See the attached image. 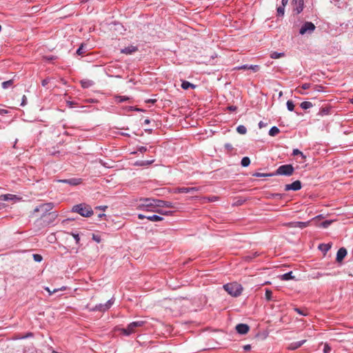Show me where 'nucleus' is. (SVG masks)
Listing matches in <instances>:
<instances>
[{
	"label": "nucleus",
	"mask_w": 353,
	"mask_h": 353,
	"mask_svg": "<svg viewBox=\"0 0 353 353\" xmlns=\"http://www.w3.org/2000/svg\"><path fill=\"white\" fill-rule=\"evenodd\" d=\"M265 295L267 301H270L272 300V292L270 290L266 289Z\"/></svg>",
	"instance_id": "35"
},
{
	"label": "nucleus",
	"mask_w": 353,
	"mask_h": 353,
	"mask_svg": "<svg viewBox=\"0 0 353 353\" xmlns=\"http://www.w3.org/2000/svg\"><path fill=\"white\" fill-rule=\"evenodd\" d=\"M157 101L156 99H148L146 101L147 103H154Z\"/></svg>",
	"instance_id": "63"
},
{
	"label": "nucleus",
	"mask_w": 353,
	"mask_h": 353,
	"mask_svg": "<svg viewBox=\"0 0 353 353\" xmlns=\"http://www.w3.org/2000/svg\"><path fill=\"white\" fill-rule=\"evenodd\" d=\"M281 2H282V5L283 6H285L288 4V0H282Z\"/></svg>",
	"instance_id": "64"
},
{
	"label": "nucleus",
	"mask_w": 353,
	"mask_h": 353,
	"mask_svg": "<svg viewBox=\"0 0 353 353\" xmlns=\"http://www.w3.org/2000/svg\"><path fill=\"white\" fill-rule=\"evenodd\" d=\"M114 303V299H111L108 300L104 304H98L96 305L93 307L89 308L90 311L95 312V311H100V312H105L108 310Z\"/></svg>",
	"instance_id": "6"
},
{
	"label": "nucleus",
	"mask_w": 353,
	"mask_h": 353,
	"mask_svg": "<svg viewBox=\"0 0 353 353\" xmlns=\"http://www.w3.org/2000/svg\"><path fill=\"white\" fill-rule=\"evenodd\" d=\"M294 171V167L291 164H285L279 166L273 174L290 176L293 174Z\"/></svg>",
	"instance_id": "4"
},
{
	"label": "nucleus",
	"mask_w": 353,
	"mask_h": 353,
	"mask_svg": "<svg viewBox=\"0 0 353 353\" xmlns=\"http://www.w3.org/2000/svg\"><path fill=\"white\" fill-rule=\"evenodd\" d=\"M45 290L49 293L50 295L59 290V289H54L53 291H51L48 287H46Z\"/></svg>",
	"instance_id": "53"
},
{
	"label": "nucleus",
	"mask_w": 353,
	"mask_h": 353,
	"mask_svg": "<svg viewBox=\"0 0 353 353\" xmlns=\"http://www.w3.org/2000/svg\"><path fill=\"white\" fill-rule=\"evenodd\" d=\"M301 187H302L301 182L299 180H296L290 184H286L285 185V191H289V190L297 191V190H299L301 188Z\"/></svg>",
	"instance_id": "8"
},
{
	"label": "nucleus",
	"mask_w": 353,
	"mask_h": 353,
	"mask_svg": "<svg viewBox=\"0 0 353 353\" xmlns=\"http://www.w3.org/2000/svg\"><path fill=\"white\" fill-rule=\"evenodd\" d=\"M319 248L323 251L327 252L331 248V245L329 244H321Z\"/></svg>",
	"instance_id": "41"
},
{
	"label": "nucleus",
	"mask_w": 353,
	"mask_h": 353,
	"mask_svg": "<svg viewBox=\"0 0 353 353\" xmlns=\"http://www.w3.org/2000/svg\"><path fill=\"white\" fill-rule=\"evenodd\" d=\"M92 239L97 243L101 241V237L98 235L92 234Z\"/></svg>",
	"instance_id": "51"
},
{
	"label": "nucleus",
	"mask_w": 353,
	"mask_h": 353,
	"mask_svg": "<svg viewBox=\"0 0 353 353\" xmlns=\"http://www.w3.org/2000/svg\"><path fill=\"white\" fill-rule=\"evenodd\" d=\"M228 109L230 110V111H235L236 110V106H229L228 107Z\"/></svg>",
	"instance_id": "61"
},
{
	"label": "nucleus",
	"mask_w": 353,
	"mask_h": 353,
	"mask_svg": "<svg viewBox=\"0 0 353 353\" xmlns=\"http://www.w3.org/2000/svg\"><path fill=\"white\" fill-rule=\"evenodd\" d=\"M311 86V84L310 83H303L302 85H301V88L303 89V90H307L309 88H310Z\"/></svg>",
	"instance_id": "54"
},
{
	"label": "nucleus",
	"mask_w": 353,
	"mask_h": 353,
	"mask_svg": "<svg viewBox=\"0 0 353 353\" xmlns=\"http://www.w3.org/2000/svg\"><path fill=\"white\" fill-rule=\"evenodd\" d=\"M279 132L280 130L277 127L273 126L270 128L269 131V135L271 137H274L277 135L279 133Z\"/></svg>",
	"instance_id": "26"
},
{
	"label": "nucleus",
	"mask_w": 353,
	"mask_h": 353,
	"mask_svg": "<svg viewBox=\"0 0 353 353\" xmlns=\"http://www.w3.org/2000/svg\"><path fill=\"white\" fill-rule=\"evenodd\" d=\"M265 125V123H263V121H260V122L259 123V128H263Z\"/></svg>",
	"instance_id": "62"
},
{
	"label": "nucleus",
	"mask_w": 353,
	"mask_h": 353,
	"mask_svg": "<svg viewBox=\"0 0 353 353\" xmlns=\"http://www.w3.org/2000/svg\"><path fill=\"white\" fill-rule=\"evenodd\" d=\"M138 51L137 46H129L121 50V52L125 54H132Z\"/></svg>",
	"instance_id": "13"
},
{
	"label": "nucleus",
	"mask_w": 353,
	"mask_h": 353,
	"mask_svg": "<svg viewBox=\"0 0 353 353\" xmlns=\"http://www.w3.org/2000/svg\"><path fill=\"white\" fill-rule=\"evenodd\" d=\"M284 55L283 53L281 52H273L270 54V57L272 59H279Z\"/></svg>",
	"instance_id": "36"
},
{
	"label": "nucleus",
	"mask_w": 353,
	"mask_h": 353,
	"mask_svg": "<svg viewBox=\"0 0 353 353\" xmlns=\"http://www.w3.org/2000/svg\"><path fill=\"white\" fill-rule=\"evenodd\" d=\"M157 208H174V205L170 201H165L160 199H157Z\"/></svg>",
	"instance_id": "15"
},
{
	"label": "nucleus",
	"mask_w": 353,
	"mask_h": 353,
	"mask_svg": "<svg viewBox=\"0 0 353 353\" xmlns=\"http://www.w3.org/2000/svg\"><path fill=\"white\" fill-rule=\"evenodd\" d=\"M151 211L155 212L161 215H170L172 214V211H167V210H163L157 209V208L155 210H151Z\"/></svg>",
	"instance_id": "23"
},
{
	"label": "nucleus",
	"mask_w": 353,
	"mask_h": 353,
	"mask_svg": "<svg viewBox=\"0 0 353 353\" xmlns=\"http://www.w3.org/2000/svg\"><path fill=\"white\" fill-rule=\"evenodd\" d=\"M50 81V79H45L42 81L41 82V84L43 86H46L48 85V83H49Z\"/></svg>",
	"instance_id": "56"
},
{
	"label": "nucleus",
	"mask_w": 353,
	"mask_h": 353,
	"mask_svg": "<svg viewBox=\"0 0 353 353\" xmlns=\"http://www.w3.org/2000/svg\"><path fill=\"white\" fill-rule=\"evenodd\" d=\"M199 190L198 188L196 187H192V188H186V187H182L178 188L177 192L179 193H191L193 194L195 192H197Z\"/></svg>",
	"instance_id": "17"
},
{
	"label": "nucleus",
	"mask_w": 353,
	"mask_h": 353,
	"mask_svg": "<svg viewBox=\"0 0 353 353\" xmlns=\"http://www.w3.org/2000/svg\"><path fill=\"white\" fill-rule=\"evenodd\" d=\"M292 224L294 225V227H298V228H306L309 225V222L298 221V222H295V223H294Z\"/></svg>",
	"instance_id": "27"
},
{
	"label": "nucleus",
	"mask_w": 353,
	"mask_h": 353,
	"mask_svg": "<svg viewBox=\"0 0 353 353\" xmlns=\"http://www.w3.org/2000/svg\"><path fill=\"white\" fill-rule=\"evenodd\" d=\"M283 196V194L280 193H274L271 195V197L274 199H281Z\"/></svg>",
	"instance_id": "46"
},
{
	"label": "nucleus",
	"mask_w": 353,
	"mask_h": 353,
	"mask_svg": "<svg viewBox=\"0 0 353 353\" xmlns=\"http://www.w3.org/2000/svg\"><path fill=\"white\" fill-rule=\"evenodd\" d=\"M81 84L83 88H88L92 86L94 84V83L92 81L90 80H82L81 81Z\"/></svg>",
	"instance_id": "24"
},
{
	"label": "nucleus",
	"mask_w": 353,
	"mask_h": 353,
	"mask_svg": "<svg viewBox=\"0 0 353 353\" xmlns=\"http://www.w3.org/2000/svg\"><path fill=\"white\" fill-rule=\"evenodd\" d=\"M0 200L5 201H19L21 200V198L17 196L15 194H6L0 195Z\"/></svg>",
	"instance_id": "10"
},
{
	"label": "nucleus",
	"mask_w": 353,
	"mask_h": 353,
	"mask_svg": "<svg viewBox=\"0 0 353 353\" xmlns=\"http://www.w3.org/2000/svg\"><path fill=\"white\" fill-rule=\"evenodd\" d=\"M330 108H328V107L321 108L320 109V111H319V114L321 116L327 115V114H329V113H330Z\"/></svg>",
	"instance_id": "30"
},
{
	"label": "nucleus",
	"mask_w": 353,
	"mask_h": 353,
	"mask_svg": "<svg viewBox=\"0 0 353 353\" xmlns=\"http://www.w3.org/2000/svg\"><path fill=\"white\" fill-rule=\"evenodd\" d=\"M145 321H137L130 323L129 326V330H131L134 333L136 332V329L137 327H142L145 324Z\"/></svg>",
	"instance_id": "14"
},
{
	"label": "nucleus",
	"mask_w": 353,
	"mask_h": 353,
	"mask_svg": "<svg viewBox=\"0 0 353 353\" xmlns=\"http://www.w3.org/2000/svg\"><path fill=\"white\" fill-rule=\"evenodd\" d=\"M301 108L303 110H307L312 107V103L310 101H303L300 105Z\"/></svg>",
	"instance_id": "28"
},
{
	"label": "nucleus",
	"mask_w": 353,
	"mask_h": 353,
	"mask_svg": "<svg viewBox=\"0 0 353 353\" xmlns=\"http://www.w3.org/2000/svg\"><path fill=\"white\" fill-rule=\"evenodd\" d=\"M26 103H27V98L25 95H23L22 97V101H21V105L24 106L26 104Z\"/></svg>",
	"instance_id": "55"
},
{
	"label": "nucleus",
	"mask_w": 353,
	"mask_h": 353,
	"mask_svg": "<svg viewBox=\"0 0 353 353\" xmlns=\"http://www.w3.org/2000/svg\"><path fill=\"white\" fill-rule=\"evenodd\" d=\"M58 182L67 183L70 185L74 186L80 184L82 182V180L81 179L79 178H71L68 179H60L58 181Z\"/></svg>",
	"instance_id": "9"
},
{
	"label": "nucleus",
	"mask_w": 353,
	"mask_h": 353,
	"mask_svg": "<svg viewBox=\"0 0 353 353\" xmlns=\"http://www.w3.org/2000/svg\"><path fill=\"white\" fill-rule=\"evenodd\" d=\"M254 176L256 177H263V176H273V173H261V172H256L253 174Z\"/></svg>",
	"instance_id": "32"
},
{
	"label": "nucleus",
	"mask_w": 353,
	"mask_h": 353,
	"mask_svg": "<svg viewBox=\"0 0 353 353\" xmlns=\"http://www.w3.org/2000/svg\"><path fill=\"white\" fill-rule=\"evenodd\" d=\"M137 150L139 152H140L141 153H143V152L148 151V148H146L145 146H140L137 148Z\"/></svg>",
	"instance_id": "50"
},
{
	"label": "nucleus",
	"mask_w": 353,
	"mask_h": 353,
	"mask_svg": "<svg viewBox=\"0 0 353 353\" xmlns=\"http://www.w3.org/2000/svg\"><path fill=\"white\" fill-rule=\"evenodd\" d=\"M12 84H13V80H8L6 81H3L2 83V88L3 89H7V88H10V86H12Z\"/></svg>",
	"instance_id": "34"
},
{
	"label": "nucleus",
	"mask_w": 353,
	"mask_h": 353,
	"mask_svg": "<svg viewBox=\"0 0 353 353\" xmlns=\"http://www.w3.org/2000/svg\"><path fill=\"white\" fill-rule=\"evenodd\" d=\"M316 29V26L312 22H305L299 30V34L304 35L306 34H311Z\"/></svg>",
	"instance_id": "5"
},
{
	"label": "nucleus",
	"mask_w": 353,
	"mask_h": 353,
	"mask_svg": "<svg viewBox=\"0 0 353 353\" xmlns=\"http://www.w3.org/2000/svg\"><path fill=\"white\" fill-rule=\"evenodd\" d=\"M248 70H252L254 72H257L259 70V66L257 65H249V69Z\"/></svg>",
	"instance_id": "48"
},
{
	"label": "nucleus",
	"mask_w": 353,
	"mask_h": 353,
	"mask_svg": "<svg viewBox=\"0 0 353 353\" xmlns=\"http://www.w3.org/2000/svg\"><path fill=\"white\" fill-rule=\"evenodd\" d=\"M181 88L183 90H188L189 88L194 89L196 88V85L191 83L189 81H183L181 83Z\"/></svg>",
	"instance_id": "20"
},
{
	"label": "nucleus",
	"mask_w": 353,
	"mask_h": 353,
	"mask_svg": "<svg viewBox=\"0 0 353 353\" xmlns=\"http://www.w3.org/2000/svg\"><path fill=\"white\" fill-rule=\"evenodd\" d=\"M287 108L289 111H293L294 108V104L292 101L288 100L287 101Z\"/></svg>",
	"instance_id": "40"
},
{
	"label": "nucleus",
	"mask_w": 353,
	"mask_h": 353,
	"mask_svg": "<svg viewBox=\"0 0 353 353\" xmlns=\"http://www.w3.org/2000/svg\"><path fill=\"white\" fill-rule=\"evenodd\" d=\"M333 222L332 220H326L323 222H322L321 224H320V226L323 228H328L331 223Z\"/></svg>",
	"instance_id": "37"
},
{
	"label": "nucleus",
	"mask_w": 353,
	"mask_h": 353,
	"mask_svg": "<svg viewBox=\"0 0 353 353\" xmlns=\"http://www.w3.org/2000/svg\"><path fill=\"white\" fill-rule=\"evenodd\" d=\"M237 70H248L249 69V65L245 64L241 66H239L236 68Z\"/></svg>",
	"instance_id": "52"
},
{
	"label": "nucleus",
	"mask_w": 353,
	"mask_h": 353,
	"mask_svg": "<svg viewBox=\"0 0 353 353\" xmlns=\"http://www.w3.org/2000/svg\"><path fill=\"white\" fill-rule=\"evenodd\" d=\"M292 10L296 14H300L304 8V0H292Z\"/></svg>",
	"instance_id": "7"
},
{
	"label": "nucleus",
	"mask_w": 353,
	"mask_h": 353,
	"mask_svg": "<svg viewBox=\"0 0 353 353\" xmlns=\"http://www.w3.org/2000/svg\"><path fill=\"white\" fill-rule=\"evenodd\" d=\"M156 201L157 199L151 198L141 199L140 202L141 203L139 205V208L145 211L152 212L151 210L157 209Z\"/></svg>",
	"instance_id": "3"
},
{
	"label": "nucleus",
	"mask_w": 353,
	"mask_h": 353,
	"mask_svg": "<svg viewBox=\"0 0 353 353\" xmlns=\"http://www.w3.org/2000/svg\"><path fill=\"white\" fill-rule=\"evenodd\" d=\"M236 131L241 134H245L247 132V129L244 125H240L236 128Z\"/></svg>",
	"instance_id": "33"
},
{
	"label": "nucleus",
	"mask_w": 353,
	"mask_h": 353,
	"mask_svg": "<svg viewBox=\"0 0 353 353\" xmlns=\"http://www.w3.org/2000/svg\"><path fill=\"white\" fill-rule=\"evenodd\" d=\"M147 219L151 221L157 222L163 220V218L159 215L153 214L148 216Z\"/></svg>",
	"instance_id": "22"
},
{
	"label": "nucleus",
	"mask_w": 353,
	"mask_h": 353,
	"mask_svg": "<svg viewBox=\"0 0 353 353\" xmlns=\"http://www.w3.org/2000/svg\"><path fill=\"white\" fill-rule=\"evenodd\" d=\"M8 112V110L0 108V115L6 114Z\"/></svg>",
	"instance_id": "57"
},
{
	"label": "nucleus",
	"mask_w": 353,
	"mask_h": 353,
	"mask_svg": "<svg viewBox=\"0 0 353 353\" xmlns=\"http://www.w3.org/2000/svg\"><path fill=\"white\" fill-rule=\"evenodd\" d=\"M323 353H330V352L331 351L330 346L328 344L325 343L324 345V347H323Z\"/></svg>",
	"instance_id": "49"
},
{
	"label": "nucleus",
	"mask_w": 353,
	"mask_h": 353,
	"mask_svg": "<svg viewBox=\"0 0 353 353\" xmlns=\"http://www.w3.org/2000/svg\"><path fill=\"white\" fill-rule=\"evenodd\" d=\"M147 216H148L143 215V214H138V218H139V219H147Z\"/></svg>",
	"instance_id": "58"
},
{
	"label": "nucleus",
	"mask_w": 353,
	"mask_h": 353,
	"mask_svg": "<svg viewBox=\"0 0 353 353\" xmlns=\"http://www.w3.org/2000/svg\"><path fill=\"white\" fill-rule=\"evenodd\" d=\"M285 6L283 5L277 8V15L279 17H283L284 15Z\"/></svg>",
	"instance_id": "39"
},
{
	"label": "nucleus",
	"mask_w": 353,
	"mask_h": 353,
	"mask_svg": "<svg viewBox=\"0 0 353 353\" xmlns=\"http://www.w3.org/2000/svg\"><path fill=\"white\" fill-rule=\"evenodd\" d=\"M72 212L78 213L83 217H90L93 214L92 208L85 203H80L74 205L72 208Z\"/></svg>",
	"instance_id": "1"
},
{
	"label": "nucleus",
	"mask_w": 353,
	"mask_h": 353,
	"mask_svg": "<svg viewBox=\"0 0 353 353\" xmlns=\"http://www.w3.org/2000/svg\"><path fill=\"white\" fill-rule=\"evenodd\" d=\"M280 278L283 281H289V280L294 279V276H292V272L290 271V272H287L285 274H283L281 275Z\"/></svg>",
	"instance_id": "21"
},
{
	"label": "nucleus",
	"mask_w": 353,
	"mask_h": 353,
	"mask_svg": "<svg viewBox=\"0 0 353 353\" xmlns=\"http://www.w3.org/2000/svg\"><path fill=\"white\" fill-rule=\"evenodd\" d=\"M121 332L125 336H130L131 334L134 333L131 330H129V326L126 328L120 329Z\"/></svg>",
	"instance_id": "31"
},
{
	"label": "nucleus",
	"mask_w": 353,
	"mask_h": 353,
	"mask_svg": "<svg viewBox=\"0 0 353 353\" xmlns=\"http://www.w3.org/2000/svg\"><path fill=\"white\" fill-rule=\"evenodd\" d=\"M32 257L36 262H41L43 260V256L39 254H34Z\"/></svg>",
	"instance_id": "43"
},
{
	"label": "nucleus",
	"mask_w": 353,
	"mask_h": 353,
	"mask_svg": "<svg viewBox=\"0 0 353 353\" xmlns=\"http://www.w3.org/2000/svg\"><path fill=\"white\" fill-rule=\"evenodd\" d=\"M346 255H347L346 249L345 248H341L336 253V261L339 263H341L343 260V259L345 257Z\"/></svg>",
	"instance_id": "12"
},
{
	"label": "nucleus",
	"mask_w": 353,
	"mask_h": 353,
	"mask_svg": "<svg viewBox=\"0 0 353 353\" xmlns=\"http://www.w3.org/2000/svg\"><path fill=\"white\" fill-rule=\"evenodd\" d=\"M241 164L243 167H248L250 164V159L248 157H245L241 159Z\"/></svg>",
	"instance_id": "29"
},
{
	"label": "nucleus",
	"mask_w": 353,
	"mask_h": 353,
	"mask_svg": "<svg viewBox=\"0 0 353 353\" xmlns=\"http://www.w3.org/2000/svg\"><path fill=\"white\" fill-rule=\"evenodd\" d=\"M224 147H225V150H227L230 152H232L234 150L232 145L229 143H225L224 145Z\"/></svg>",
	"instance_id": "47"
},
{
	"label": "nucleus",
	"mask_w": 353,
	"mask_h": 353,
	"mask_svg": "<svg viewBox=\"0 0 353 353\" xmlns=\"http://www.w3.org/2000/svg\"><path fill=\"white\" fill-rule=\"evenodd\" d=\"M71 236H73V238L74 239L75 241H76V243L77 244H79V241H80V237H79V234L77 233H75V232H70L69 233Z\"/></svg>",
	"instance_id": "44"
},
{
	"label": "nucleus",
	"mask_w": 353,
	"mask_h": 353,
	"mask_svg": "<svg viewBox=\"0 0 353 353\" xmlns=\"http://www.w3.org/2000/svg\"><path fill=\"white\" fill-rule=\"evenodd\" d=\"M115 99H116V101L118 103H123L129 99L128 97H125V96H117Z\"/></svg>",
	"instance_id": "38"
},
{
	"label": "nucleus",
	"mask_w": 353,
	"mask_h": 353,
	"mask_svg": "<svg viewBox=\"0 0 353 353\" xmlns=\"http://www.w3.org/2000/svg\"><path fill=\"white\" fill-rule=\"evenodd\" d=\"M154 161V159L150 160V161H141L136 162L134 165H139V166H145V165H148L152 164Z\"/></svg>",
	"instance_id": "25"
},
{
	"label": "nucleus",
	"mask_w": 353,
	"mask_h": 353,
	"mask_svg": "<svg viewBox=\"0 0 353 353\" xmlns=\"http://www.w3.org/2000/svg\"><path fill=\"white\" fill-rule=\"evenodd\" d=\"M306 340H302L300 341H296L292 343L289 345L288 349L290 350H295L300 347L301 345H303L305 343Z\"/></svg>",
	"instance_id": "18"
},
{
	"label": "nucleus",
	"mask_w": 353,
	"mask_h": 353,
	"mask_svg": "<svg viewBox=\"0 0 353 353\" xmlns=\"http://www.w3.org/2000/svg\"><path fill=\"white\" fill-rule=\"evenodd\" d=\"M243 349L245 350V351H248L251 349V345H245L243 346Z\"/></svg>",
	"instance_id": "59"
},
{
	"label": "nucleus",
	"mask_w": 353,
	"mask_h": 353,
	"mask_svg": "<svg viewBox=\"0 0 353 353\" xmlns=\"http://www.w3.org/2000/svg\"><path fill=\"white\" fill-rule=\"evenodd\" d=\"M300 154L303 159H305V156L298 149H294L292 151V155L296 156Z\"/></svg>",
	"instance_id": "45"
},
{
	"label": "nucleus",
	"mask_w": 353,
	"mask_h": 353,
	"mask_svg": "<svg viewBox=\"0 0 353 353\" xmlns=\"http://www.w3.org/2000/svg\"><path fill=\"white\" fill-rule=\"evenodd\" d=\"M53 203L41 204V211L43 212L41 216L43 217L48 212H49L53 208Z\"/></svg>",
	"instance_id": "16"
},
{
	"label": "nucleus",
	"mask_w": 353,
	"mask_h": 353,
	"mask_svg": "<svg viewBox=\"0 0 353 353\" xmlns=\"http://www.w3.org/2000/svg\"><path fill=\"white\" fill-rule=\"evenodd\" d=\"M236 332L240 334H245L250 330V327L248 325L245 323H239L236 326Z\"/></svg>",
	"instance_id": "11"
},
{
	"label": "nucleus",
	"mask_w": 353,
	"mask_h": 353,
	"mask_svg": "<svg viewBox=\"0 0 353 353\" xmlns=\"http://www.w3.org/2000/svg\"><path fill=\"white\" fill-rule=\"evenodd\" d=\"M294 310L295 312H296L299 314L301 315V316H307V312H305V310H301V309H300L299 307H294Z\"/></svg>",
	"instance_id": "42"
},
{
	"label": "nucleus",
	"mask_w": 353,
	"mask_h": 353,
	"mask_svg": "<svg viewBox=\"0 0 353 353\" xmlns=\"http://www.w3.org/2000/svg\"><path fill=\"white\" fill-rule=\"evenodd\" d=\"M87 52V46L84 43H81L79 48L77 50V54L82 56Z\"/></svg>",
	"instance_id": "19"
},
{
	"label": "nucleus",
	"mask_w": 353,
	"mask_h": 353,
	"mask_svg": "<svg viewBox=\"0 0 353 353\" xmlns=\"http://www.w3.org/2000/svg\"><path fill=\"white\" fill-rule=\"evenodd\" d=\"M39 211H41V205H39V206H37L34 210V212H39Z\"/></svg>",
	"instance_id": "60"
},
{
	"label": "nucleus",
	"mask_w": 353,
	"mask_h": 353,
	"mask_svg": "<svg viewBox=\"0 0 353 353\" xmlns=\"http://www.w3.org/2000/svg\"><path fill=\"white\" fill-rule=\"evenodd\" d=\"M223 289L234 297L239 296L243 291L241 285L237 283H227L223 285Z\"/></svg>",
	"instance_id": "2"
}]
</instances>
